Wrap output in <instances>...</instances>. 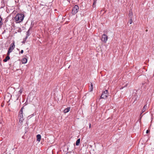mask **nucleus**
Returning <instances> with one entry per match:
<instances>
[{"mask_svg":"<svg viewBox=\"0 0 154 154\" xmlns=\"http://www.w3.org/2000/svg\"><path fill=\"white\" fill-rule=\"evenodd\" d=\"M23 50H21L20 51V53H21V54H23Z\"/></svg>","mask_w":154,"mask_h":154,"instance_id":"23","label":"nucleus"},{"mask_svg":"<svg viewBox=\"0 0 154 154\" xmlns=\"http://www.w3.org/2000/svg\"><path fill=\"white\" fill-rule=\"evenodd\" d=\"M23 42H24V41H23Z\"/></svg>","mask_w":154,"mask_h":154,"instance_id":"28","label":"nucleus"},{"mask_svg":"<svg viewBox=\"0 0 154 154\" xmlns=\"http://www.w3.org/2000/svg\"><path fill=\"white\" fill-rule=\"evenodd\" d=\"M108 39L107 36L105 34H103L102 36V38H101V40L105 43H106Z\"/></svg>","mask_w":154,"mask_h":154,"instance_id":"6","label":"nucleus"},{"mask_svg":"<svg viewBox=\"0 0 154 154\" xmlns=\"http://www.w3.org/2000/svg\"><path fill=\"white\" fill-rule=\"evenodd\" d=\"M94 2H97V0H94Z\"/></svg>","mask_w":154,"mask_h":154,"instance_id":"26","label":"nucleus"},{"mask_svg":"<svg viewBox=\"0 0 154 154\" xmlns=\"http://www.w3.org/2000/svg\"><path fill=\"white\" fill-rule=\"evenodd\" d=\"M23 107H22L21 109H20L19 116V122L20 123L22 124L24 120V119L23 118Z\"/></svg>","mask_w":154,"mask_h":154,"instance_id":"2","label":"nucleus"},{"mask_svg":"<svg viewBox=\"0 0 154 154\" xmlns=\"http://www.w3.org/2000/svg\"><path fill=\"white\" fill-rule=\"evenodd\" d=\"M24 17V15L23 14H18L15 17V22L16 23H19L22 22Z\"/></svg>","mask_w":154,"mask_h":154,"instance_id":"1","label":"nucleus"},{"mask_svg":"<svg viewBox=\"0 0 154 154\" xmlns=\"http://www.w3.org/2000/svg\"><path fill=\"white\" fill-rule=\"evenodd\" d=\"M128 16H129V18L130 19L132 18L133 14H132L131 11V10H130L129 11Z\"/></svg>","mask_w":154,"mask_h":154,"instance_id":"9","label":"nucleus"},{"mask_svg":"<svg viewBox=\"0 0 154 154\" xmlns=\"http://www.w3.org/2000/svg\"><path fill=\"white\" fill-rule=\"evenodd\" d=\"M108 96V91L107 90H106L102 92V94L100 99H106L107 97Z\"/></svg>","mask_w":154,"mask_h":154,"instance_id":"5","label":"nucleus"},{"mask_svg":"<svg viewBox=\"0 0 154 154\" xmlns=\"http://www.w3.org/2000/svg\"><path fill=\"white\" fill-rule=\"evenodd\" d=\"M96 3V2H94V3H93V7H94V5H95Z\"/></svg>","mask_w":154,"mask_h":154,"instance_id":"21","label":"nucleus"},{"mask_svg":"<svg viewBox=\"0 0 154 154\" xmlns=\"http://www.w3.org/2000/svg\"><path fill=\"white\" fill-rule=\"evenodd\" d=\"M32 28V27L31 26L29 28V29H28V30L27 32H26V33H27L26 35H27V36H29L30 35V33H29L30 31V29H31Z\"/></svg>","mask_w":154,"mask_h":154,"instance_id":"12","label":"nucleus"},{"mask_svg":"<svg viewBox=\"0 0 154 154\" xmlns=\"http://www.w3.org/2000/svg\"><path fill=\"white\" fill-rule=\"evenodd\" d=\"M79 9V8L78 5H75L72 9V14L73 15H75L78 11Z\"/></svg>","mask_w":154,"mask_h":154,"instance_id":"4","label":"nucleus"},{"mask_svg":"<svg viewBox=\"0 0 154 154\" xmlns=\"http://www.w3.org/2000/svg\"><path fill=\"white\" fill-rule=\"evenodd\" d=\"M93 85L92 83H91V86L89 88V90L91 91H93Z\"/></svg>","mask_w":154,"mask_h":154,"instance_id":"14","label":"nucleus"},{"mask_svg":"<svg viewBox=\"0 0 154 154\" xmlns=\"http://www.w3.org/2000/svg\"><path fill=\"white\" fill-rule=\"evenodd\" d=\"M15 42L14 41L13 42L8 48V51L7 55H10V53L12 52V51L14 49L15 47Z\"/></svg>","mask_w":154,"mask_h":154,"instance_id":"3","label":"nucleus"},{"mask_svg":"<svg viewBox=\"0 0 154 154\" xmlns=\"http://www.w3.org/2000/svg\"><path fill=\"white\" fill-rule=\"evenodd\" d=\"M146 108H147V105H145L144 106H143V109H142V113L140 114V116H141V115L142 114V113L145 111Z\"/></svg>","mask_w":154,"mask_h":154,"instance_id":"8","label":"nucleus"},{"mask_svg":"<svg viewBox=\"0 0 154 154\" xmlns=\"http://www.w3.org/2000/svg\"><path fill=\"white\" fill-rule=\"evenodd\" d=\"M28 36H27V35H26V37L24 38V40H25V41L27 39Z\"/></svg>","mask_w":154,"mask_h":154,"instance_id":"20","label":"nucleus"},{"mask_svg":"<svg viewBox=\"0 0 154 154\" xmlns=\"http://www.w3.org/2000/svg\"><path fill=\"white\" fill-rule=\"evenodd\" d=\"M137 91L136 90H134L133 91V95L134 96H136V94H137Z\"/></svg>","mask_w":154,"mask_h":154,"instance_id":"16","label":"nucleus"},{"mask_svg":"<svg viewBox=\"0 0 154 154\" xmlns=\"http://www.w3.org/2000/svg\"><path fill=\"white\" fill-rule=\"evenodd\" d=\"M119 1H121V0H119Z\"/></svg>","mask_w":154,"mask_h":154,"instance_id":"29","label":"nucleus"},{"mask_svg":"<svg viewBox=\"0 0 154 154\" xmlns=\"http://www.w3.org/2000/svg\"><path fill=\"white\" fill-rule=\"evenodd\" d=\"M139 98V97H138V96H137V97H136L135 100H137V99L138 100Z\"/></svg>","mask_w":154,"mask_h":154,"instance_id":"22","label":"nucleus"},{"mask_svg":"<svg viewBox=\"0 0 154 154\" xmlns=\"http://www.w3.org/2000/svg\"><path fill=\"white\" fill-rule=\"evenodd\" d=\"M129 23L130 24H131L132 23V18L130 19L128 21Z\"/></svg>","mask_w":154,"mask_h":154,"instance_id":"18","label":"nucleus"},{"mask_svg":"<svg viewBox=\"0 0 154 154\" xmlns=\"http://www.w3.org/2000/svg\"><path fill=\"white\" fill-rule=\"evenodd\" d=\"M7 56L3 60V61L6 62L8 60L10 59V57L9 56V55H7Z\"/></svg>","mask_w":154,"mask_h":154,"instance_id":"7","label":"nucleus"},{"mask_svg":"<svg viewBox=\"0 0 154 154\" xmlns=\"http://www.w3.org/2000/svg\"><path fill=\"white\" fill-rule=\"evenodd\" d=\"M37 137V140L39 142L41 139V135L39 134H38L36 136Z\"/></svg>","mask_w":154,"mask_h":154,"instance_id":"10","label":"nucleus"},{"mask_svg":"<svg viewBox=\"0 0 154 154\" xmlns=\"http://www.w3.org/2000/svg\"><path fill=\"white\" fill-rule=\"evenodd\" d=\"M22 91H23L21 89H20L18 91V94H19L20 95L22 93Z\"/></svg>","mask_w":154,"mask_h":154,"instance_id":"19","label":"nucleus"},{"mask_svg":"<svg viewBox=\"0 0 154 154\" xmlns=\"http://www.w3.org/2000/svg\"><path fill=\"white\" fill-rule=\"evenodd\" d=\"M149 132V131L148 130H147L146 131V133L147 134Z\"/></svg>","mask_w":154,"mask_h":154,"instance_id":"24","label":"nucleus"},{"mask_svg":"<svg viewBox=\"0 0 154 154\" xmlns=\"http://www.w3.org/2000/svg\"><path fill=\"white\" fill-rule=\"evenodd\" d=\"M2 18L0 16V26H1L3 25V23L2 21Z\"/></svg>","mask_w":154,"mask_h":154,"instance_id":"17","label":"nucleus"},{"mask_svg":"<svg viewBox=\"0 0 154 154\" xmlns=\"http://www.w3.org/2000/svg\"><path fill=\"white\" fill-rule=\"evenodd\" d=\"M147 31H148V30H147V29H146V32H147Z\"/></svg>","mask_w":154,"mask_h":154,"instance_id":"27","label":"nucleus"},{"mask_svg":"<svg viewBox=\"0 0 154 154\" xmlns=\"http://www.w3.org/2000/svg\"><path fill=\"white\" fill-rule=\"evenodd\" d=\"M80 139H78L76 142V146H78L79 145L80 143Z\"/></svg>","mask_w":154,"mask_h":154,"instance_id":"13","label":"nucleus"},{"mask_svg":"<svg viewBox=\"0 0 154 154\" xmlns=\"http://www.w3.org/2000/svg\"><path fill=\"white\" fill-rule=\"evenodd\" d=\"M89 128H91V124L90 123L89 124Z\"/></svg>","mask_w":154,"mask_h":154,"instance_id":"25","label":"nucleus"},{"mask_svg":"<svg viewBox=\"0 0 154 154\" xmlns=\"http://www.w3.org/2000/svg\"><path fill=\"white\" fill-rule=\"evenodd\" d=\"M70 107H68L67 108L65 109L64 110V112L66 113L69 112L70 110Z\"/></svg>","mask_w":154,"mask_h":154,"instance_id":"11","label":"nucleus"},{"mask_svg":"<svg viewBox=\"0 0 154 154\" xmlns=\"http://www.w3.org/2000/svg\"><path fill=\"white\" fill-rule=\"evenodd\" d=\"M27 60L26 58H23V60H22L23 63H26L27 62Z\"/></svg>","mask_w":154,"mask_h":154,"instance_id":"15","label":"nucleus"}]
</instances>
